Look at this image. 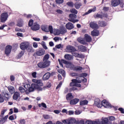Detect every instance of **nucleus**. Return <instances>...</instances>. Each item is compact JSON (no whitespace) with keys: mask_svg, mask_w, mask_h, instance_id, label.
Returning <instances> with one entry per match:
<instances>
[{"mask_svg":"<svg viewBox=\"0 0 124 124\" xmlns=\"http://www.w3.org/2000/svg\"><path fill=\"white\" fill-rule=\"evenodd\" d=\"M55 2L58 4H61L63 3V0H56Z\"/></svg>","mask_w":124,"mask_h":124,"instance_id":"47","label":"nucleus"},{"mask_svg":"<svg viewBox=\"0 0 124 124\" xmlns=\"http://www.w3.org/2000/svg\"><path fill=\"white\" fill-rule=\"evenodd\" d=\"M119 111H120L121 114H124V109L122 108H118Z\"/></svg>","mask_w":124,"mask_h":124,"instance_id":"52","label":"nucleus"},{"mask_svg":"<svg viewBox=\"0 0 124 124\" xmlns=\"http://www.w3.org/2000/svg\"><path fill=\"white\" fill-rule=\"evenodd\" d=\"M4 102V98H3V97L1 95V94H0V102L1 103H2V102Z\"/></svg>","mask_w":124,"mask_h":124,"instance_id":"50","label":"nucleus"},{"mask_svg":"<svg viewBox=\"0 0 124 124\" xmlns=\"http://www.w3.org/2000/svg\"><path fill=\"white\" fill-rule=\"evenodd\" d=\"M63 124H73V119H70L69 120H64L62 122Z\"/></svg>","mask_w":124,"mask_h":124,"instance_id":"33","label":"nucleus"},{"mask_svg":"<svg viewBox=\"0 0 124 124\" xmlns=\"http://www.w3.org/2000/svg\"><path fill=\"white\" fill-rule=\"evenodd\" d=\"M45 54V50L43 48H40L38 51H36L35 53H34L33 56H43Z\"/></svg>","mask_w":124,"mask_h":124,"instance_id":"12","label":"nucleus"},{"mask_svg":"<svg viewBox=\"0 0 124 124\" xmlns=\"http://www.w3.org/2000/svg\"><path fill=\"white\" fill-rule=\"evenodd\" d=\"M33 78H36V72H34L32 74Z\"/></svg>","mask_w":124,"mask_h":124,"instance_id":"60","label":"nucleus"},{"mask_svg":"<svg viewBox=\"0 0 124 124\" xmlns=\"http://www.w3.org/2000/svg\"><path fill=\"white\" fill-rule=\"evenodd\" d=\"M66 49L70 52V53H73L77 51L76 48H75V47L72 46H67L66 47Z\"/></svg>","mask_w":124,"mask_h":124,"instance_id":"16","label":"nucleus"},{"mask_svg":"<svg viewBox=\"0 0 124 124\" xmlns=\"http://www.w3.org/2000/svg\"><path fill=\"white\" fill-rule=\"evenodd\" d=\"M58 72L59 73H61L62 74V76L64 77L65 76V71L62 69L59 70Z\"/></svg>","mask_w":124,"mask_h":124,"instance_id":"41","label":"nucleus"},{"mask_svg":"<svg viewBox=\"0 0 124 124\" xmlns=\"http://www.w3.org/2000/svg\"><path fill=\"white\" fill-rule=\"evenodd\" d=\"M78 49L81 52H86L87 51V47L83 45L79 46Z\"/></svg>","mask_w":124,"mask_h":124,"instance_id":"26","label":"nucleus"},{"mask_svg":"<svg viewBox=\"0 0 124 124\" xmlns=\"http://www.w3.org/2000/svg\"><path fill=\"white\" fill-rule=\"evenodd\" d=\"M94 104L96 105V106H97V107H98V108H101L102 106L105 107V108H109V107H112L111 104L108 102L106 100H103L101 103H100V101L98 102L95 101Z\"/></svg>","mask_w":124,"mask_h":124,"instance_id":"4","label":"nucleus"},{"mask_svg":"<svg viewBox=\"0 0 124 124\" xmlns=\"http://www.w3.org/2000/svg\"><path fill=\"white\" fill-rule=\"evenodd\" d=\"M16 26L17 27H19V28H22V27L24 26V21H23L22 19L19 20L17 21Z\"/></svg>","mask_w":124,"mask_h":124,"instance_id":"27","label":"nucleus"},{"mask_svg":"<svg viewBox=\"0 0 124 124\" xmlns=\"http://www.w3.org/2000/svg\"><path fill=\"white\" fill-rule=\"evenodd\" d=\"M50 63L51 62L50 61H43L39 62L37 66L39 68H46V67L50 66Z\"/></svg>","mask_w":124,"mask_h":124,"instance_id":"5","label":"nucleus"},{"mask_svg":"<svg viewBox=\"0 0 124 124\" xmlns=\"http://www.w3.org/2000/svg\"><path fill=\"white\" fill-rule=\"evenodd\" d=\"M32 25H33V19H30L28 23V26L29 27H32Z\"/></svg>","mask_w":124,"mask_h":124,"instance_id":"45","label":"nucleus"},{"mask_svg":"<svg viewBox=\"0 0 124 124\" xmlns=\"http://www.w3.org/2000/svg\"><path fill=\"white\" fill-rule=\"evenodd\" d=\"M73 98V96L72 95V93H68L66 95V100H70Z\"/></svg>","mask_w":124,"mask_h":124,"instance_id":"34","label":"nucleus"},{"mask_svg":"<svg viewBox=\"0 0 124 124\" xmlns=\"http://www.w3.org/2000/svg\"><path fill=\"white\" fill-rule=\"evenodd\" d=\"M84 38L86 42H92V37H91V36L89 35L88 34H85L84 35Z\"/></svg>","mask_w":124,"mask_h":124,"instance_id":"24","label":"nucleus"},{"mask_svg":"<svg viewBox=\"0 0 124 124\" xmlns=\"http://www.w3.org/2000/svg\"><path fill=\"white\" fill-rule=\"evenodd\" d=\"M5 27H7V25L4 24L0 27V30H2Z\"/></svg>","mask_w":124,"mask_h":124,"instance_id":"57","label":"nucleus"},{"mask_svg":"<svg viewBox=\"0 0 124 124\" xmlns=\"http://www.w3.org/2000/svg\"><path fill=\"white\" fill-rule=\"evenodd\" d=\"M77 41L80 44H82L83 45H86L87 44V42L85 41V39L81 37H79L77 38Z\"/></svg>","mask_w":124,"mask_h":124,"instance_id":"18","label":"nucleus"},{"mask_svg":"<svg viewBox=\"0 0 124 124\" xmlns=\"http://www.w3.org/2000/svg\"><path fill=\"white\" fill-rule=\"evenodd\" d=\"M10 79L11 82H14V81H15V77L12 75L10 76Z\"/></svg>","mask_w":124,"mask_h":124,"instance_id":"49","label":"nucleus"},{"mask_svg":"<svg viewBox=\"0 0 124 124\" xmlns=\"http://www.w3.org/2000/svg\"><path fill=\"white\" fill-rule=\"evenodd\" d=\"M111 4L112 6L114 7H116V6H118L119 4L121 5V7H123L124 2H122L121 0H111Z\"/></svg>","mask_w":124,"mask_h":124,"instance_id":"7","label":"nucleus"},{"mask_svg":"<svg viewBox=\"0 0 124 124\" xmlns=\"http://www.w3.org/2000/svg\"><path fill=\"white\" fill-rule=\"evenodd\" d=\"M78 102H79V99L76 98L73 100H71L70 101V104L71 105H75L77 104Z\"/></svg>","mask_w":124,"mask_h":124,"instance_id":"22","label":"nucleus"},{"mask_svg":"<svg viewBox=\"0 0 124 124\" xmlns=\"http://www.w3.org/2000/svg\"><path fill=\"white\" fill-rule=\"evenodd\" d=\"M98 23L99 27H106V26H107V23H106V22L104 21H99Z\"/></svg>","mask_w":124,"mask_h":124,"instance_id":"28","label":"nucleus"},{"mask_svg":"<svg viewBox=\"0 0 124 124\" xmlns=\"http://www.w3.org/2000/svg\"><path fill=\"white\" fill-rule=\"evenodd\" d=\"M7 18H8V14L7 13H3L1 14L0 18L1 23H4L7 20Z\"/></svg>","mask_w":124,"mask_h":124,"instance_id":"11","label":"nucleus"},{"mask_svg":"<svg viewBox=\"0 0 124 124\" xmlns=\"http://www.w3.org/2000/svg\"><path fill=\"white\" fill-rule=\"evenodd\" d=\"M102 16H103V18H108V15L107 14V13L103 14V15H102Z\"/></svg>","mask_w":124,"mask_h":124,"instance_id":"55","label":"nucleus"},{"mask_svg":"<svg viewBox=\"0 0 124 124\" xmlns=\"http://www.w3.org/2000/svg\"><path fill=\"white\" fill-rule=\"evenodd\" d=\"M27 51L29 53H33L34 52V49L32 47H30L27 48Z\"/></svg>","mask_w":124,"mask_h":124,"instance_id":"42","label":"nucleus"},{"mask_svg":"<svg viewBox=\"0 0 124 124\" xmlns=\"http://www.w3.org/2000/svg\"><path fill=\"white\" fill-rule=\"evenodd\" d=\"M62 81H61L59 84L57 85V87H56V90H58V89H60V88H61V87H62Z\"/></svg>","mask_w":124,"mask_h":124,"instance_id":"51","label":"nucleus"},{"mask_svg":"<svg viewBox=\"0 0 124 124\" xmlns=\"http://www.w3.org/2000/svg\"><path fill=\"white\" fill-rule=\"evenodd\" d=\"M95 10H96V7H94L93 8L89 10L87 12L84 14V15H88V14H90V13H92V12H94Z\"/></svg>","mask_w":124,"mask_h":124,"instance_id":"30","label":"nucleus"},{"mask_svg":"<svg viewBox=\"0 0 124 124\" xmlns=\"http://www.w3.org/2000/svg\"><path fill=\"white\" fill-rule=\"evenodd\" d=\"M94 18H95V19H96V18H100V19H103V16L102 15L97 14L96 15H94Z\"/></svg>","mask_w":124,"mask_h":124,"instance_id":"38","label":"nucleus"},{"mask_svg":"<svg viewBox=\"0 0 124 124\" xmlns=\"http://www.w3.org/2000/svg\"><path fill=\"white\" fill-rule=\"evenodd\" d=\"M115 117L113 116L109 117V121H115Z\"/></svg>","mask_w":124,"mask_h":124,"instance_id":"64","label":"nucleus"},{"mask_svg":"<svg viewBox=\"0 0 124 124\" xmlns=\"http://www.w3.org/2000/svg\"><path fill=\"white\" fill-rule=\"evenodd\" d=\"M16 35H17V36H19L20 37H23V33H22L17 32L16 33Z\"/></svg>","mask_w":124,"mask_h":124,"instance_id":"58","label":"nucleus"},{"mask_svg":"<svg viewBox=\"0 0 124 124\" xmlns=\"http://www.w3.org/2000/svg\"><path fill=\"white\" fill-rule=\"evenodd\" d=\"M56 12L57 13H59V14H62V10H60V9L57 10Z\"/></svg>","mask_w":124,"mask_h":124,"instance_id":"59","label":"nucleus"},{"mask_svg":"<svg viewBox=\"0 0 124 124\" xmlns=\"http://www.w3.org/2000/svg\"><path fill=\"white\" fill-rule=\"evenodd\" d=\"M41 29L43 31H45L46 32H50L51 33H53L54 32V30H53V26L49 25L48 27L44 25H42L41 27Z\"/></svg>","mask_w":124,"mask_h":124,"instance_id":"6","label":"nucleus"},{"mask_svg":"<svg viewBox=\"0 0 124 124\" xmlns=\"http://www.w3.org/2000/svg\"><path fill=\"white\" fill-rule=\"evenodd\" d=\"M41 45H42L43 48L45 49V50L48 49V47H47V46H46V44H45V42L42 41L41 43Z\"/></svg>","mask_w":124,"mask_h":124,"instance_id":"40","label":"nucleus"},{"mask_svg":"<svg viewBox=\"0 0 124 124\" xmlns=\"http://www.w3.org/2000/svg\"><path fill=\"white\" fill-rule=\"evenodd\" d=\"M14 113H18L19 112V110H18V108H14Z\"/></svg>","mask_w":124,"mask_h":124,"instance_id":"62","label":"nucleus"},{"mask_svg":"<svg viewBox=\"0 0 124 124\" xmlns=\"http://www.w3.org/2000/svg\"><path fill=\"white\" fill-rule=\"evenodd\" d=\"M40 29V26L37 23H34L31 27V29L32 31H38Z\"/></svg>","mask_w":124,"mask_h":124,"instance_id":"19","label":"nucleus"},{"mask_svg":"<svg viewBox=\"0 0 124 124\" xmlns=\"http://www.w3.org/2000/svg\"><path fill=\"white\" fill-rule=\"evenodd\" d=\"M73 56L76 58H79V59H83L85 58V55H83L82 53H79L78 52H73Z\"/></svg>","mask_w":124,"mask_h":124,"instance_id":"15","label":"nucleus"},{"mask_svg":"<svg viewBox=\"0 0 124 124\" xmlns=\"http://www.w3.org/2000/svg\"><path fill=\"white\" fill-rule=\"evenodd\" d=\"M32 82L35 83H33L31 85V87L28 88L29 93H31L33 92L34 90H37V91H43V88L41 87H43V83L42 81L40 80H37L36 79H33Z\"/></svg>","mask_w":124,"mask_h":124,"instance_id":"2","label":"nucleus"},{"mask_svg":"<svg viewBox=\"0 0 124 124\" xmlns=\"http://www.w3.org/2000/svg\"><path fill=\"white\" fill-rule=\"evenodd\" d=\"M14 93L13 98L14 99V100H17V99H18V98H19L20 97V93L18 92H16Z\"/></svg>","mask_w":124,"mask_h":124,"instance_id":"23","label":"nucleus"},{"mask_svg":"<svg viewBox=\"0 0 124 124\" xmlns=\"http://www.w3.org/2000/svg\"><path fill=\"white\" fill-rule=\"evenodd\" d=\"M50 58V55L49 54H47L45 55L43 58V62H47Z\"/></svg>","mask_w":124,"mask_h":124,"instance_id":"35","label":"nucleus"},{"mask_svg":"<svg viewBox=\"0 0 124 124\" xmlns=\"http://www.w3.org/2000/svg\"><path fill=\"white\" fill-rule=\"evenodd\" d=\"M65 27L67 30H69L70 31L71 30H73V29H74V25L71 22H68L65 25Z\"/></svg>","mask_w":124,"mask_h":124,"instance_id":"17","label":"nucleus"},{"mask_svg":"<svg viewBox=\"0 0 124 124\" xmlns=\"http://www.w3.org/2000/svg\"><path fill=\"white\" fill-rule=\"evenodd\" d=\"M26 124V121H25V119H21L19 121V124Z\"/></svg>","mask_w":124,"mask_h":124,"instance_id":"53","label":"nucleus"},{"mask_svg":"<svg viewBox=\"0 0 124 124\" xmlns=\"http://www.w3.org/2000/svg\"><path fill=\"white\" fill-rule=\"evenodd\" d=\"M58 62H59V64L62 67H63V63L65 64V66L67 68H70L74 71H80L82 70L83 68L80 66H75L71 62H68L63 59L61 60V59H58Z\"/></svg>","mask_w":124,"mask_h":124,"instance_id":"1","label":"nucleus"},{"mask_svg":"<svg viewBox=\"0 0 124 124\" xmlns=\"http://www.w3.org/2000/svg\"><path fill=\"white\" fill-rule=\"evenodd\" d=\"M51 82H47L46 85V88H51Z\"/></svg>","mask_w":124,"mask_h":124,"instance_id":"63","label":"nucleus"},{"mask_svg":"<svg viewBox=\"0 0 124 124\" xmlns=\"http://www.w3.org/2000/svg\"><path fill=\"white\" fill-rule=\"evenodd\" d=\"M103 10L104 11L107 12L108 10H109V7H104Z\"/></svg>","mask_w":124,"mask_h":124,"instance_id":"61","label":"nucleus"},{"mask_svg":"<svg viewBox=\"0 0 124 124\" xmlns=\"http://www.w3.org/2000/svg\"><path fill=\"white\" fill-rule=\"evenodd\" d=\"M11 51H12V46L10 45L6 46L5 48V54L6 55V56H9L10 53H11Z\"/></svg>","mask_w":124,"mask_h":124,"instance_id":"10","label":"nucleus"},{"mask_svg":"<svg viewBox=\"0 0 124 124\" xmlns=\"http://www.w3.org/2000/svg\"><path fill=\"white\" fill-rule=\"evenodd\" d=\"M18 91L20 92V93H25L26 92V90L25 88H23L22 86H20L18 88Z\"/></svg>","mask_w":124,"mask_h":124,"instance_id":"43","label":"nucleus"},{"mask_svg":"<svg viewBox=\"0 0 124 124\" xmlns=\"http://www.w3.org/2000/svg\"><path fill=\"white\" fill-rule=\"evenodd\" d=\"M33 47L34 48H37V47H38V45L37 44V43H36V42L33 43Z\"/></svg>","mask_w":124,"mask_h":124,"instance_id":"54","label":"nucleus"},{"mask_svg":"<svg viewBox=\"0 0 124 124\" xmlns=\"http://www.w3.org/2000/svg\"><path fill=\"white\" fill-rule=\"evenodd\" d=\"M6 111H7V109H3L1 111V114L0 115V118H2L3 117V115H4V113H5V112H6Z\"/></svg>","mask_w":124,"mask_h":124,"instance_id":"46","label":"nucleus"},{"mask_svg":"<svg viewBox=\"0 0 124 124\" xmlns=\"http://www.w3.org/2000/svg\"><path fill=\"white\" fill-rule=\"evenodd\" d=\"M8 91L11 94H13L15 93V88L12 86H9L7 87Z\"/></svg>","mask_w":124,"mask_h":124,"instance_id":"20","label":"nucleus"},{"mask_svg":"<svg viewBox=\"0 0 124 124\" xmlns=\"http://www.w3.org/2000/svg\"><path fill=\"white\" fill-rule=\"evenodd\" d=\"M50 76H51V73L49 72L46 73L43 77V80H44V81L48 80L49 78H50Z\"/></svg>","mask_w":124,"mask_h":124,"instance_id":"21","label":"nucleus"},{"mask_svg":"<svg viewBox=\"0 0 124 124\" xmlns=\"http://www.w3.org/2000/svg\"><path fill=\"white\" fill-rule=\"evenodd\" d=\"M86 124H112V123L111 122H109L108 118H102L101 122L99 121V120H97L96 121L87 120L86 122Z\"/></svg>","mask_w":124,"mask_h":124,"instance_id":"3","label":"nucleus"},{"mask_svg":"<svg viewBox=\"0 0 124 124\" xmlns=\"http://www.w3.org/2000/svg\"><path fill=\"white\" fill-rule=\"evenodd\" d=\"M62 47V44H59L55 46V48H57V49H61Z\"/></svg>","mask_w":124,"mask_h":124,"instance_id":"56","label":"nucleus"},{"mask_svg":"<svg viewBox=\"0 0 124 124\" xmlns=\"http://www.w3.org/2000/svg\"><path fill=\"white\" fill-rule=\"evenodd\" d=\"M71 13H74V14H77L78 13V11L75 8H73L70 10Z\"/></svg>","mask_w":124,"mask_h":124,"instance_id":"44","label":"nucleus"},{"mask_svg":"<svg viewBox=\"0 0 124 124\" xmlns=\"http://www.w3.org/2000/svg\"><path fill=\"white\" fill-rule=\"evenodd\" d=\"M91 35H92V36H98L99 35V31H91Z\"/></svg>","mask_w":124,"mask_h":124,"instance_id":"29","label":"nucleus"},{"mask_svg":"<svg viewBox=\"0 0 124 124\" xmlns=\"http://www.w3.org/2000/svg\"><path fill=\"white\" fill-rule=\"evenodd\" d=\"M72 77H76L77 79H78L79 77H82V75L77 73H72L70 74Z\"/></svg>","mask_w":124,"mask_h":124,"instance_id":"25","label":"nucleus"},{"mask_svg":"<svg viewBox=\"0 0 124 124\" xmlns=\"http://www.w3.org/2000/svg\"><path fill=\"white\" fill-rule=\"evenodd\" d=\"M67 5L68 6H69V7H74V3L72 1H69L66 3Z\"/></svg>","mask_w":124,"mask_h":124,"instance_id":"37","label":"nucleus"},{"mask_svg":"<svg viewBox=\"0 0 124 124\" xmlns=\"http://www.w3.org/2000/svg\"><path fill=\"white\" fill-rule=\"evenodd\" d=\"M2 95L3 97H4L5 100H8L9 98H10V96L9 95L8 91H3L2 93Z\"/></svg>","mask_w":124,"mask_h":124,"instance_id":"14","label":"nucleus"},{"mask_svg":"<svg viewBox=\"0 0 124 124\" xmlns=\"http://www.w3.org/2000/svg\"><path fill=\"white\" fill-rule=\"evenodd\" d=\"M66 29H62L60 31V33H61V34H64V33H65V32H66Z\"/></svg>","mask_w":124,"mask_h":124,"instance_id":"48","label":"nucleus"},{"mask_svg":"<svg viewBox=\"0 0 124 124\" xmlns=\"http://www.w3.org/2000/svg\"><path fill=\"white\" fill-rule=\"evenodd\" d=\"M30 46V43L29 42H23L20 45V48L21 50H27Z\"/></svg>","mask_w":124,"mask_h":124,"instance_id":"9","label":"nucleus"},{"mask_svg":"<svg viewBox=\"0 0 124 124\" xmlns=\"http://www.w3.org/2000/svg\"><path fill=\"white\" fill-rule=\"evenodd\" d=\"M25 54V51H21L18 55L17 56V58L18 59H21V58H22V57H23V55H24Z\"/></svg>","mask_w":124,"mask_h":124,"instance_id":"39","label":"nucleus"},{"mask_svg":"<svg viewBox=\"0 0 124 124\" xmlns=\"http://www.w3.org/2000/svg\"><path fill=\"white\" fill-rule=\"evenodd\" d=\"M90 27L91 28V29H93L94 30H97L98 29V28H99L97 23L95 21L90 22Z\"/></svg>","mask_w":124,"mask_h":124,"instance_id":"13","label":"nucleus"},{"mask_svg":"<svg viewBox=\"0 0 124 124\" xmlns=\"http://www.w3.org/2000/svg\"><path fill=\"white\" fill-rule=\"evenodd\" d=\"M64 58L67 61H71V60H73V57L69 54H65L64 55Z\"/></svg>","mask_w":124,"mask_h":124,"instance_id":"32","label":"nucleus"},{"mask_svg":"<svg viewBox=\"0 0 124 124\" xmlns=\"http://www.w3.org/2000/svg\"><path fill=\"white\" fill-rule=\"evenodd\" d=\"M77 18V15L76 14H70L69 16V19L68 20L70 22H72V23H77L79 21V20L78 19H75Z\"/></svg>","mask_w":124,"mask_h":124,"instance_id":"8","label":"nucleus"},{"mask_svg":"<svg viewBox=\"0 0 124 124\" xmlns=\"http://www.w3.org/2000/svg\"><path fill=\"white\" fill-rule=\"evenodd\" d=\"M88 103H89V101H88V100H84L80 102V105H81V106L87 105Z\"/></svg>","mask_w":124,"mask_h":124,"instance_id":"36","label":"nucleus"},{"mask_svg":"<svg viewBox=\"0 0 124 124\" xmlns=\"http://www.w3.org/2000/svg\"><path fill=\"white\" fill-rule=\"evenodd\" d=\"M74 5L76 9H79L82 6V3L79 2H76Z\"/></svg>","mask_w":124,"mask_h":124,"instance_id":"31","label":"nucleus"}]
</instances>
